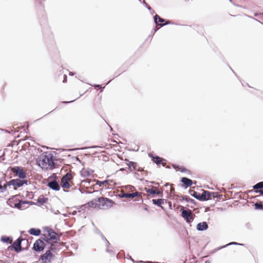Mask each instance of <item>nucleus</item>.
I'll return each mask as SVG.
<instances>
[{
	"label": "nucleus",
	"instance_id": "nucleus-1",
	"mask_svg": "<svg viewBox=\"0 0 263 263\" xmlns=\"http://www.w3.org/2000/svg\"><path fill=\"white\" fill-rule=\"evenodd\" d=\"M36 163L42 169H51L54 166L53 156L50 153H44L37 158Z\"/></svg>",
	"mask_w": 263,
	"mask_h": 263
},
{
	"label": "nucleus",
	"instance_id": "nucleus-2",
	"mask_svg": "<svg viewBox=\"0 0 263 263\" xmlns=\"http://www.w3.org/2000/svg\"><path fill=\"white\" fill-rule=\"evenodd\" d=\"M180 211L181 212L182 217L186 220V222L190 223L194 219V215L190 210H185L182 206H181Z\"/></svg>",
	"mask_w": 263,
	"mask_h": 263
},
{
	"label": "nucleus",
	"instance_id": "nucleus-3",
	"mask_svg": "<svg viewBox=\"0 0 263 263\" xmlns=\"http://www.w3.org/2000/svg\"><path fill=\"white\" fill-rule=\"evenodd\" d=\"M98 201L99 207L103 209H108L111 207L113 204L112 201L106 198H99Z\"/></svg>",
	"mask_w": 263,
	"mask_h": 263
},
{
	"label": "nucleus",
	"instance_id": "nucleus-4",
	"mask_svg": "<svg viewBox=\"0 0 263 263\" xmlns=\"http://www.w3.org/2000/svg\"><path fill=\"white\" fill-rule=\"evenodd\" d=\"M72 178L71 175L69 173H67L61 179V185L65 189H68L70 187L69 182Z\"/></svg>",
	"mask_w": 263,
	"mask_h": 263
},
{
	"label": "nucleus",
	"instance_id": "nucleus-5",
	"mask_svg": "<svg viewBox=\"0 0 263 263\" xmlns=\"http://www.w3.org/2000/svg\"><path fill=\"white\" fill-rule=\"evenodd\" d=\"M12 172L21 179H24L26 177V173L21 167L14 166L11 169Z\"/></svg>",
	"mask_w": 263,
	"mask_h": 263
},
{
	"label": "nucleus",
	"instance_id": "nucleus-6",
	"mask_svg": "<svg viewBox=\"0 0 263 263\" xmlns=\"http://www.w3.org/2000/svg\"><path fill=\"white\" fill-rule=\"evenodd\" d=\"M26 180H22L20 179H12L10 180L9 183L8 185H12L15 187H20L22 186L24 184L27 183Z\"/></svg>",
	"mask_w": 263,
	"mask_h": 263
},
{
	"label": "nucleus",
	"instance_id": "nucleus-7",
	"mask_svg": "<svg viewBox=\"0 0 263 263\" xmlns=\"http://www.w3.org/2000/svg\"><path fill=\"white\" fill-rule=\"evenodd\" d=\"M52 257V254L50 251L48 250L41 256V259L44 262L47 263L50 262Z\"/></svg>",
	"mask_w": 263,
	"mask_h": 263
},
{
	"label": "nucleus",
	"instance_id": "nucleus-8",
	"mask_svg": "<svg viewBox=\"0 0 263 263\" xmlns=\"http://www.w3.org/2000/svg\"><path fill=\"white\" fill-rule=\"evenodd\" d=\"M33 249L36 251H41L44 249V242L42 240L39 239L36 240L33 245Z\"/></svg>",
	"mask_w": 263,
	"mask_h": 263
},
{
	"label": "nucleus",
	"instance_id": "nucleus-9",
	"mask_svg": "<svg viewBox=\"0 0 263 263\" xmlns=\"http://www.w3.org/2000/svg\"><path fill=\"white\" fill-rule=\"evenodd\" d=\"M23 239L21 238H18L16 241H15L13 244L12 247L15 250V251L17 252H18L21 251V242Z\"/></svg>",
	"mask_w": 263,
	"mask_h": 263
},
{
	"label": "nucleus",
	"instance_id": "nucleus-10",
	"mask_svg": "<svg viewBox=\"0 0 263 263\" xmlns=\"http://www.w3.org/2000/svg\"><path fill=\"white\" fill-rule=\"evenodd\" d=\"M46 232L47 233V239L46 240V241H48L49 239L57 240V235L54 231L51 229H48Z\"/></svg>",
	"mask_w": 263,
	"mask_h": 263
},
{
	"label": "nucleus",
	"instance_id": "nucleus-11",
	"mask_svg": "<svg viewBox=\"0 0 263 263\" xmlns=\"http://www.w3.org/2000/svg\"><path fill=\"white\" fill-rule=\"evenodd\" d=\"M48 186L53 190L55 191H59L60 189L59 183L55 180L49 181L48 183Z\"/></svg>",
	"mask_w": 263,
	"mask_h": 263
},
{
	"label": "nucleus",
	"instance_id": "nucleus-12",
	"mask_svg": "<svg viewBox=\"0 0 263 263\" xmlns=\"http://www.w3.org/2000/svg\"><path fill=\"white\" fill-rule=\"evenodd\" d=\"M139 196H140V194L138 192H135L133 193H122L120 197L122 198H134Z\"/></svg>",
	"mask_w": 263,
	"mask_h": 263
},
{
	"label": "nucleus",
	"instance_id": "nucleus-13",
	"mask_svg": "<svg viewBox=\"0 0 263 263\" xmlns=\"http://www.w3.org/2000/svg\"><path fill=\"white\" fill-rule=\"evenodd\" d=\"M93 171L88 169L83 168L81 171V175L83 177H90L93 175Z\"/></svg>",
	"mask_w": 263,
	"mask_h": 263
},
{
	"label": "nucleus",
	"instance_id": "nucleus-14",
	"mask_svg": "<svg viewBox=\"0 0 263 263\" xmlns=\"http://www.w3.org/2000/svg\"><path fill=\"white\" fill-rule=\"evenodd\" d=\"M209 199H211V192L208 191H203V192L200 195V200H208Z\"/></svg>",
	"mask_w": 263,
	"mask_h": 263
},
{
	"label": "nucleus",
	"instance_id": "nucleus-15",
	"mask_svg": "<svg viewBox=\"0 0 263 263\" xmlns=\"http://www.w3.org/2000/svg\"><path fill=\"white\" fill-rule=\"evenodd\" d=\"M154 21H155V23L157 25H160L161 26H164V25L165 24H168V22H166L165 23V24H160L159 23H164L165 20L161 18L158 15L156 14L155 16H154Z\"/></svg>",
	"mask_w": 263,
	"mask_h": 263
},
{
	"label": "nucleus",
	"instance_id": "nucleus-16",
	"mask_svg": "<svg viewBox=\"0 0 263 263\" xmlns=\"http://www.w3.org/2000/svg\"><path fill=\"white\" fill-rule=\"evenodd\" d=\"M208 228V226L206 222H200L197 225V229L199 231L206 230Z\"/></svg>",
	"mask_w": 263,
	"mask_h": 263
},
{
	"label": "nucleus",
	"instance_id": "nucleus-17",
	"mask_svg": "<svg viewBox=\"0 0 263 263\" xmlns=\"http://www.w3.org/2000/svg\"><path fill=\"white\" fill-rule=\"evenodd\" d=\"M181 182L183 183L184 184L187 185V186H190L192 185L193 183V181L192 180L186 178V177H183L181 179Z\"/></svg>",
	"mask_w": 263,
	"mask_h": 263
},
{
	"label": "nucleus",
	"instance_id": "nucleus-18",
	"mask_svg": "<svg viewBox=\"0 0 263 263\" xmlns=\"http://www.w3.org/2000/svg\"><path fill=\"white\" fill-rule=\"evenodd\" d=\"M29 232L31 235L39 236L41 233V230L40 229L31 228L29 230Z\"/></svg>",
	"mask_w": 263,
	"mask_h": 263
},
{
	"label": "nucleus",
	"instance_id": "nucleus-19",
	"mask_svg": "<svg viewBox=\"0 0 263 263\" xmlns=\"http://www.w3.org/2000/svg\"><path fill=\"white\" fill-rule=\"evenodd\" d=\"M152 202L153 204L157 205L158 206H161V204L164 203V199H153Z\"/></svg>",
	"mask_w": 263,
	"mask_h": 263
},
{
	"label": "nucleus",
	"instance_id": "nucleus-20",
	"mask_svg": "<svg viewBox=\"0 0 263 263\" xmlns=\"http://www.w3.org/2000/svg\"><path fill=\"white\" fill-rule=\"evenodd\" d=\"M1 240L4 242H6L7 243H11L12 242V239L9 237H2L1 238Z\"/></svg>",
	"mask_w": 263,
	"mask_h": 263
},
{
	"label": "nucleus",
	"instance_id": "nucleus-21",
	"mask_svg": "<svg viewBox=\"0 0 263 263\" xmlns=\"http://www.w3.org/2000/svg\"><path fill=\"white\" fill-rule=\"evenodd\" d=\"M255 190L263 189V182H260L253 186Z\"/></svg>",
	"mask_w": 263,
	"mask_h": 263
},
{
	"label": "nucleus",
	"instance_id": "nucleus-22",
	"mask_svg": "<svg viewBox=\"0 0 263 263\" xmlns=\"http://www.w3.org/2000/svg\"><path fill=\"white\" fill-rule=\"evenodd\" d=\"M241 245V244H240V243H237V242H230L229 243V244L224 246H223V247H220V248H217V249H215V250H214L213 251V253L216 252L217 251L224 248V247H226L228 246H229V245Z\"/></svg>",
	"mask_w": 263,
	"mask_h": 263
},
{
	"label": "nucleus",
	"instance_id": "nucleus-23",
	"mask_svg": "<svg viewBox=\"0 0 263 263\" xmlns=\"http://www.w3.org/2000/svg\"><path fill=\"white\" fill-rule=\"evenodd\" d=\"M147 193L151 194H159L160 193V192L159 191H155L152 189H148L146 191Z\"/></svg>",
	"mask_w": 263,
	"mask_h": 263
},
{
	"label": "nucleus",
	"instance_id": "nucleus-24",
	"mask_svg": "<svg viewBox=\"0 0 263 263\" xmlns=\"http://www.w3.org/2000/svg\"><path fill=\"white\" fill-rule=\"evenodd\" d=\"M25 203L23 201H20L18 203H15V207L20 209V210H22L23 209V204H24Z\"/></svg>",
	"mask_w": 263,
	"mask_h": 263
},
{
	"label": "nucleus",
	"instance_id": "nucleus-25",
	"mask_svg": "<svg viewBox=\"0 0 263 263\" xmlns=\"http://www.w3.org/2000/svg\"><path fill=\"white\" fill-rule=\"evenodd\" d=\"M254 206L256 210H263V205L261 203H256Z\"/></svg>",
	"mask_w": 263,
	"mask_h": 263
},
{
	"label": "nucleus",
	"instance_id": "nucleus-26",
	"mask_svg": "<svg viewBox=\"0 0 263 263\" xmlns=\"http://www.w3.org/2000/svg\"><path fill=\"white\" fill-rule=\"evenodd\" d=\"M162 160V159L157 156L153 158V161L157 164H160L161 163V161Z\"/></svg>",
	"mask_w": 263,
	"mask_h": 263
},
{
	"label": "nucleus",
	"instance_id": "nucleus-27",
	"mask_svg": "<svg viewBox=\"0 0 263 263\" xmlns=\"http://www.w3.org/2000/svg\"><path fill=\"white\" fill-rule=\"evenodd\" d=\"M109 182H112V181H110V180H105L104 181H98L97 184H98L100 186H101L102 185H103L104 184H106V183L109 184Z\"/></svg>",
	"mask_w": 263,
	"mask_h": 263
},
{
	"label": "nucleus",
	"instance_id": "nucleus-28",
	"mask_svg": "<svg viewBox=\"0 0 263 263\" xmlns=\"http://www.w3.org/2000/svg\"><path fill=\"white\" fill-rule=\"evenodd\" d=\"M7 186L4 184L3 185L2 184V182H0V192H4L6 190Z\"/></svg>",
	"mask_w": 263,
	"mask_h": 263
},
{
	"label": "nucleus",
	"instance_id": "nucleus-29",
	"mask_svg": "<svg viewBox=\"0 0 263 263\" xmlns=\"http://www.w3.org/2000/svg\"><path fill=\"white\" fill-rule=\"evenodd\" d=\"M200 195H201L200 194H199L196 192H194V193L192 195V196L193 197H194L195 198L200 200Z\"/></svg>",
	"mask_w": 263,
	"mask_h": 263
},
{
	"label": "nucleus",
	"instance_id": "nucleus-30",
	"mask_svg": "<svg viewBox=\"0 0 263 263\" xmlns=\"http://www.w3.org/2000/svg\"><path fill=\"white\" fill-rule=\"evenodd\" d=\"M217 197H218V193H216V192L211 193V198H217Z\"/></svg>",
	"mask_w": 263,
	"mask_h": 263
},
{
	"label": "nucleus",
	"instance_id": "nucleus-31",
	"mask_svg": "<svg viewBox=\"0 0 263 263\" xmlns=\"http://www.w3.org/2000/svg\"><path fill=\"white\" fill-rule=\"evenodd\" d=\"M135 163L134 162H132V161H130L128 162V163L127 164V165H128L129 167H134V168H135Z\"/></svg>",
	"mask_w": 263,
	"mask_h": 263
},
{
	"label": "nucleus",
	"instance_id": "nucleus-32",
	"mask_svg": "<svg viewBox=\"0 0 263 263\" xmlns=\"http://www.w3.org/2000/svg\"><path fill=\"white\" fill-rule=\"evenodd\" d=\"M47 201V199L46 198H42L41 199H39L38 200V201L39 202H42V203H45Z\"/></svg>",
	"mask_w": 263,
	"mask_h": 263
},
{
	"label": "nucleus",
	"instance_id": "nucleus-33",
	"mask_svg": "<svg viewBox=\"0 0 263 263\" xmlns=\"http://www.w3.org/2000/svg\"><path fill=\"white\" fill-rule=\"evenodd\" d=\"M256 193H259L261 195H263V190L256 191Z\"/></svg>",
	"mask_w": 263,
	"mask_h": 263
},
{
	"label": "nucleus",
	"instance_id": "nucleus-34",
	"mask_svg": "<svg viewBox=\"0 0 263 263\" xmlns=\"http://www.w3.org/2000/svg\"><path fill=\"white\" fill-rule=\"evenodd\" d=\"M127 188H129L130 190H131L132 189H134V187L133 186L129 185L127 187Z\"/></svg>",
	"mask_w": 263,
	"mask_h": 263
},
{
	"label": "nucleus",
	"instance_id": "nucleus-35",
	"mask_svg": "<svg viewBox=\"0 0 263 263\" xmlns=\"http://www.w3.org/2000/svg\"><path fill=\"white\" fill-rule=\"evenodd\" d=\"M66 79H67V77L66 75H64V80L63 81L64 82H66Z\"/></svg>",
	"mask_w": 263,
	"mask_h": 263
},
{
	"label": "nucleus",
	"instance_id": "nucleus-36",
	"mask_svg": "<svg viewBox=\"0 0 263 263\" xmlns=\"http://www.w3.org/2000/svg\"><path fill=\"white\" fill-rule=\"evenodd\" d=\"M104 239H105L106 241V243H107V246L108 247V246L109 245V242L104 238Z\"/></svg>",
	"mask_w": 263,
	"mask_h": 263
},
{
	"label": "nucleus",
	"instance_id": "nucleus-37",
	"mask_svg": "<svg viewBox=\"0 0 263 263\" xmlns=\"http://www.w3.org/2000/svg\"><path fill=\"white\" fill-rule=\"evenodd\" d=\"M95 87H101L100 85H95Z\"/></svg>",
	"mask_w": 263,
	"mask_h": 263
},
{
	"label": "nucleus",
	"instance_id": "nucleus-38",
	"mask_svg": "<svg viewBox=\"0 0 263 263\" xmlns=\"http://www.w3.org/2000/svg\"><path fill=\"white\" fill-rule=\"evenodd\" d=\"M147 8H148V9L149 10H151V7H150V6H148V7H147Z\"/></svg>",
	"mask_w": 263,
	"mask_h": 263
},
{
	"label": "nucleus",
	"instance_id": "nucleus-39",
	"mask_svg": "<svg viewBox=\"0 0 263 263\" xmlns=\"http://www.w3.org/2000/svg\"><path fill=\"white\" fill-rule=\"evenodd\" d=\"M73 73H72V72H70V73H69V75H73Z\"/></svg>",
	"mask_w": 263,
	"mask_h": 263
},
{
	"label": "nucleus",
	"instance_id": "nucleus-40",
	"mask_svg": "<svg viewBox=\"0 0 263 263\" xmlns=\"http://www.w3.org/2000/svg\"><path fill=\"white\" fill-rule=\"evenodd\" d=\"M205 263H210V262L209 261H205Z\"/></svg>",
	"mask_w": 263,
	"mask_h": 263
},
{
	"label": "nucleus",
	"instance_id": "nucleus-41",
	"mask_svg": "<svg viewBox=\"0 0 263 263\" xmlns=\"http://www.w3.org/2000/svg\"><path fill=\"white\" fill-rule=\"evenodd\" d=\"M106 251H107V252H108V251H109V250H108V249H106Z\"/></svg>",
	"mask_w": 263,
	"mask_h": 263
},
{
	"label": "nucleus",
	"instance_id": "nucleus-42",
	"mask_svg": "<svg viewBox=\"0 0 263 263\" xmlns=\"http://www.w3.org/2000/svg\"><path fill=\"white\" fill-rule=\"evenodd\" d=\"M145 210L147 211V209L146 208H145Z\"/></svg>",
	"mask_w": 263,
	"mask_h": 263
}]
</instances>
